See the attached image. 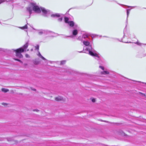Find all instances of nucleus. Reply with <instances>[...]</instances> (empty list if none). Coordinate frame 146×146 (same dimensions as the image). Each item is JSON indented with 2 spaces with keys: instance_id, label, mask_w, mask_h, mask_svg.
Instances as JSON below:
<instances>
[{
  "instance_id": "f257e3e1",
  "label": "nucleus",
  "mask_w": 146,
  "mask_h": 146,
  "mask_svg": "<svg viewBox=\"0 0 146 146\" xmlns=\"http://www.w3.org/2000/svg\"><path fill=\"white\" fill-rule=\"evenodd\" d=\"M33 10L35 13H39L41 12V10L43 13L45 15H47L50 13V11L48 10H46L44 8H40L36 5L35 3H31L30 4L29 7L27 8V10L28 11L30 14L32 13V10Z\"/></svg>"
},
{
  "instance_id": "f03ea898",
  "label": "nucleus",
  "mask_w": 146,
  "mask_h": 146,
  "mask_svg": "<svg viewBox=\"0 0 146 146\" xmlns=\"http://www.w3.org/2000/svg\"><path fill=\"white\" fill-rule=\"evenodd\" d=\"M83 43L84 45L87 46L85 47L84 51L85 52L88 53L90 55L95 57V58L97 60H99L100 59L99 55L96 53V52L94 49L92 48L91 45H90V42L88 40L83 41Z\"/></svg>"
},
{
  "instance_id": "7ed1b4c3",
  "label": "nucleus",
  "mask_w": 146,
  "mask_h": 146,
  "mask_svg": "<svg viewBox=\"0 0 146 146\" xmlns=\"http://www.w3.org/2000/svg\"><path fill=\"white\" fill-rule=\"evenodd\" d=\"M29 42H27L22 47L14 50L16 52V56L19 58H22L23 57V55L21 53L26 51V49L28 46Z\"/></svg>"
},
{
  "instance_id": "20e7f679",
  "label": "nucleus",
  "mask_w": 146,
  "mask_h": 146,
  "mask_svg": "<svg viewBox=\"0 0 146 146\" xmlns=\"http://www.w3.org/2000/svg\"><path fill=\"white\" fill-rule=\"evenodd\" d=\"M63 15L58 13H54L51 15V17L54 18H59L58 19V21L59 22H61L62 20Z\"/></svg>"
},
{
  "instance_id": "39448f33",
  "label": "nucleus",
  "mask_w": 146,
  "mask_h": 146,
  "mask_svg": "<svg viewBox=\"0 0 146 146\" xmlns=\"http://www.w3.org/2000/svg\"><path fill=\"white\" fill-rule=\"evenodd\" d=\"M69 19L68 17H64V21L66 23H68L69 25L71 27H73L74 25V23L73 21H69Z\"/></svg>"
},
{
  "instance_id": "423d86ee",
  "label": "nucleus",
  "mask_w": 146,
  "mask_h": 146,
  "mask_svg": "<svg viewBox=\"0 0 146 146\" xmlns=\"http://www.w3.org/2000/svg\"><path fill=\"white\" fill-rule=\"evenodd\" d=\"M75 29L72 31V34L73 35H76L78 34V30L79 29V27L76 25H74L73 26Z\"/></svg>"
},
{
  "instance_id": "0eeeda50",
  "label": "nucleus",
  "mask_w": 146,
  "mask_h": 146,
  "mask_svg": "<svg viewBox=\"0 0 146 146\" xmlns=\"http://www.w3.org/2000/svg\"><path fill=\"white\" fill-rule=\"evenodd\" d=\"M49 32H50L48 31L41 30L39 31L38 33L39 35H42L43 34L47 35L49 33Z\"/></svg>"
},
{
  "instance_id": "6e6552de",
  "label": "nucleus",
  "mask_w": 146,
  "mask_h": 146,
  "mask_svg": "<svg viewBox=\"0 0 146 146\" xmlns=\"http://www.w3.org/2000/svg\"><path fill=\"white\" fill-rule=\"evenodd\" d=\"M63 99L60 96H58L55 98V100L56 101H59L62 100Z\"/></svg>"
},
{
  "instance_id": "1a4fd4ad",
  "label": "nucleus",
  "mask_w": 146,
  "mask_h": 146,
  "mask_svg": "<svg viewBox=\"0 0 146 146\" xmlns=\"http://www.w3.org/2000/svg\"><path fill=\"white\" fill-rule=\"evenodd\" d=\"M127 25H126L125 26V28H124L123 30V33L124 34V36L125 35L127 34Z\"/></svg>"
},
{
  "instance_id": "9d476101",
  "label": "nucleus",
  "mask_w": 146,
  "mask_h": 146,
  "mask_svg": "<svg viewBox=\"0 0 146 146\" xmlns=\"http://www.w3.org/2000/svg\"><path fill=\"white\" fill-rule=\"evenodd\" d=\"M37 55L38 56L41 58L43 60H46V59L44 57L41 55L39 52H38V54H37Z\"/></svg>"
},
{
  "instance_id": "9b49d317",
  "label": "nucleus",
  "mask_w": 146,
  "mask_h": 146,
  "mask_svg": "<svg viewBox=\"0 0 146 146\" xmlns=\"http://www.w3.org/2000/svg\"><path fill=\"white\" fill-rule=\"evenodd\" d=\"M101 74H109V72L107 71H103V72H101Z\"/></svg>"
},
{
  "instance_id": "f8f14e48",
  "label": "nucleus",
  "mask_w": 146,
  "mask_h": 146,
  "mask_svg": "<svg viewBox=\"0 0 146 146\" xmlns=\"http://www.w3.org/2000/svg\"><path fill=\"white\" fill-rule=\"evenodd\" d=\"M20 28L22 29H27V25H25V26L23 27H19Z\"/></svg>"
},
{
  "instance_id": "ddd939ff",
  "label": "nucleus",
  "mask_w": 146,
  "mask_h": 146,
  "mask_svg": "<svg viewBox=\"0 0 146 146\" xmlns=\"http://www.w3.org/2000/svg\"><path fill=\"white\" fill-rule=\"evenodd\" d=\"M2 90L3 92H6L9 91V90L7 89L3 88L2 89Z\"/></svg>"
},
{
  "instance_id": "4468645a",
  "label": "nucleus",
  "mask_w": 146,
  "mask_h": 146,
  "mask_svg": "<svg viewBox=\"0 0 146 146\" xmlns=\"http://www.w3.org/2000/svg\"><path fill=\"white\" fill-rule=\"evenodd\" d=\"M88 38V36L86 34H83L82 37V39L86 38Z\"/></svg>"
},
{
  "instance_id": "2eb2a0df",
  "label": "nucleus",
  "mask_w": 146,
  "mask_h": 146,
  "mask_svg": "<svg viewBox=\"0 0 146 146\" xmlns=\"http://www.w3.org/2000/svg\"><path fill=\"white\" fill-rule=\"evenodd\" d=\"M136 44H137V45H139V46H141V44H143V45H146V44H142V43H140V42H137L136 43H135Z\"/></svg>"
},
{
  "instance_id": "dca6fc26",
  "label": "nucleus",
  "mask_w": 146,
  "mask_h": 146,
  "mask_svg": "<svg viewBox=\"0 0 146 146\" xmlns=\"http://www.w3.org/2000/svg\"><path fill=\"white\" fill-rule=\"evenodd\" d=\"M125 38V37H123V39H122V42H124V43H128V41L127 40V41H125L124 40V39Z\"/></svg>"
},
{
  "instance_id": "f3484780",
  "label": "nucleus",
  "mask_w": 146,
  "mask_h": 146,
  "mask_svg": "<svg viewBox=\"0 0 146 146\" xmlns=\"http://www.w3.org/2000/svg\"><path fill=\"white\" fill-rule=\"evenodd\" d=\"M66 62V61L65 60H63L61 62V64H64Z\"/></svg>"
},
{
  "instance_id": "a211bd4d",
  "label": "nucleus",
  "mask_w": 146,
  "mask_h": 146,
  "mask_svg": "<svg viewBox=\"0 0 146 146\" xmlns=\"http://www.w3.org/2000/svg\"><path fill=\"white\" fill-rule=\"evenodd\" d=\"M77 39L80 40H83L82 39V37L80 36L78 37L77 38Z\"/></svg>"
},
{
  "instance_id": "6ab92c4d",
  "label": "nucleus",
  "mask_w": 146,
  "mask_h": 146,
  "mask_svg": "<svg viewBox=\"0 0 146 146\" xmlns=\"http://www.w3.org/2000/svg\"><path fill=\"white\" fill-rule=\"evenodd\" d=\"M35 48H36V49L38 50L39 49V46L38 45H37L36 46H35Z\"/></svg>"
},
{
  "instance_id": "aec40b11",
  "label": "nucleus",
  "mask_w": 146,
  "mask_h": 146,
  "mask_svg": "<svg viewBox=\"0 0 146 146\" xmlns=\"http://www.w3.org/2000/svg\"><path fill=\"white\" fill-rule=\"evenodd\" d=\"M25 57L27 58H30V56H29V54H25Z\"/></svg>"
},
{
  "instance_id": "412c9836",
  "label": "nucleus",
  "mask_w": 146,
  "mask_h": 146,
  "mask_svg": "<svg viewBox=\"0 0 146 146\" xmlns=\"http://www.w3.org/2000/svg\"><path fill=\"white\" fill-rule=\"evenodd\" d=\"M14 59L18 61H19L20 62L22 63V62L21 60H19L18 59H16V58H15Z\"/></svg>"
},
{
  "instance_id": "4be33fe9",
  "label": "nucleus",
  "mask_w": 146,
  "mask_h": 146,
  "mask_svg": "<svg viewBox=\"0 0 146 146\" xmlns=\"http://www.w3.org/2000/svg\"><path fill=\"white\" fill-rule=\"evenodd\" d=\"M5 1V0H0V4L1 3Z\"/></svg>"
},
{
  "instance_id": "5701e85b",
  "label": "nucleus",
  "mask_w": 146,
  "mask_h": 146,
  "mask_svg": "<svg viewBox=\"0 0 146 146\" xmlns=\"http://www.w3.org/2000/svg\"><path fill=\"white\" fill-rule=\"evenodd\" d=\"M99 67L103 70H104V67L102 66H100Z\"/></svg>"
},
{
  "instance_id": "b1692460",
  "label": "nucleus",
  "mask_w": 146,
  "mask_h": 146,
  "mask_svg": "<svg viewBox=\"0 0 146 146\" xmlns=\"http://www.w3.org/2000/svg\"><path fill=\"white\" fill-rule=\"evenodd\" d=\"M92 101L93 102H95V99H92Z\"/></svg>"
},
{
  "instance_id": "393cba45",
  "label": "nucleus",
  "mask_w": 146,
  "mask_h": 146,
  "mask_svg": "<svg viewBox=\"0 0 146 146\" xmlns=\"http://www.w3.org/2000/svg\"><path fill=\"white\" fill-rule=\"evenodd\" d=\"M126 13H127V19L128 18V9H126Z\"/></svg>"
},
{
  "instance_id": "a878e982",
  "label": "nucleus",
  "mask_w": 146,
  "mask_h": 146,
  "mask_svg": "<svg viewBox=\"0 0 146 146\" xmlns=\"http://www.w3.org/2000/svg\"><path fill=\"white\" fill-rule=\"evenodd\" d=\"M135 7V6L131 7H133V8H134V7ZM131 7L128 6V11H129V10H130V9H129V8L130 7Z\"/></svg>"
},
{
  "instance_id": "bb28decb",
  "label": "nucleus",
  "mask_w": 146,
  "mask_h": 146,
  "mask_svg": "<svg viewBox=\"0 0 146 146\" xmlns=\"http://www.w3.org/2000/svg\"><path fill=\"white\" fill-rule=\"evenodd\" d=\"M2 105H6V104L5 103H2Z\"/></svg>"
},
{
  "instance_id": "cd10ccee",
  "label": "nucleus",
  "mask_w": 146,
  "mask_h": 146,
  "mask_svg": "<svg viewBox=\"0 0 146 146\" xmlns=\"http://www.w3.org/2000/svg\"><path fill=\"white\" fill-rule=\"evenodd\" d=\"M13 0H8V1H6H6L7 2H9V1H12Z\"/></svg>"
},
{
  "instance_id": "c85d7f7f",
  "label": "nucleus",
  "mask_w": 146,
  "mask_h": 146,
  "mask_svg": "<svg viewBox=\"0 0 146 146\" xmlns=\"http://www.w3.org/2000/svg\"><path fill=\"white\" fill-rule=\"evenodd\" d=\"M35 64H38V63H35Z\"/></svg>"
},
{
  "instance_id": "c756f323",
  "label": "nucleus",
  "mask_w": 146,
  "mask_h": 146,
  "mask_svg": "<svg viewBox=\"0 0 146 146\" xmlns=\"http://www.w3.org/2000/svg\"><path fill=\"white\" fill-rule=\"evenodd\" d=\"M142 83H144V84H146V83L142 82Z\"/></svg>"
},
{
  "instance_id": "7c9ffc66",
  "label": "nucleus",
  "mask_w": 146,
  "mask_h": 146,
  "mask_svg": "<svg viewBox=\"0 0 146 146\" xmlns=\"http://www.w3.org/2000/svg\"><path fill=\"white\" fill-rule=\"evenodd\" d=\"M67 37H72V36H68Z\"/></svg>"
},
{
  "instance_id": "2f4dec72",
  "label": "nucleus",
  "mask_w": 146,
  "mask_h": 146,
  "mask_svg": "<svg viewBox=\"0 0 146 146\" xmlns=\"http://www.w3.org/2000/svg\"><path fill=\"white\" fill-rule=\"evenodd\" d=\"M31 51H33V49H32L31 50Z\"/></svg>"
},
{
  "instance_id": "473e14b6",
  "label": "nucleus",
  "mask_w": 146,
  "mask_h": 146,
  "mask_svg": "<svg viewBox=\"0 0 146 146\" xmlns=\"http://www.w3.org/2000/svg\"><path fill=\"white\" fill-rule=\"evenodd\" d=\"M29 50V49H28V50H27V51H28Z\"/></svg>"
},
{
  "instance_id": "72a5a7b5",
  "label": "nucleus",
  "mask_w": 146,
  "mask_h": 146,
  "mask_svg": "<svg viewBox=\"0 0 146 146\" xmlns=\"http://www.w3.org/2000/svg\"><path fill=\"white\" fill-rule=\"evenodd\" d=\"M35 90V89H34V90Z\"/></svg>"
},
{
  "instance_id": "f704fd0d",
  "label": "nucleus",
  "mask_w": 146,
  "mask_h": 146,
  "mask_svg": "<svg viewBox=\"0 0 146 146\" xmlns=\"http://www.w3.org/2000/svg\"><path fill=\"white\" fill-rule=\"evenodd\" d=\"M145 8L146 9V8Z\"/></svg>"
}]
</instances>
